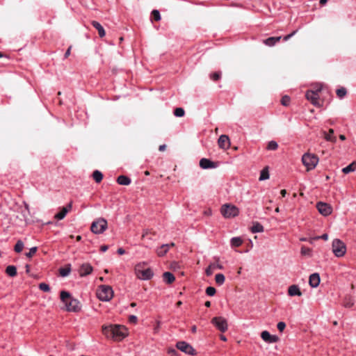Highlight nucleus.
I'll return each mask as SVG.
<instances>
[{
    "mask_svg": "<svg viewBox=\"0 0 356 356\" xmlns=\"http://www.w3.org/2000/svg\"><path fill=\"white\" fill-rule=\"evenodd\" d=\"M185 114V111L182 108H177L174 111V115L176 117H183Z\"/></svg>",
    "mask_w": 356,
    "mask_h": 356,
    "instance_id": "obj_37",
    "label": "nucleus"
},
{
    "mask_svg": "<svg viewBox=\"0 0 356 356\" xmlns=\"http://www.w3.org/2000/svg\"><path fill=\"white\" fill-rule=\"evenodd\" d=\"M92 26L98 31V33L100 38H103L106 35L104 27L97 21H92L91 22Z\"/></svg>",
    "mask_w": 356,
    "mask_h": 356,
    "instance_id": "obj_21",
    "label": "nucleus"
},
{
    "mask_svg": "<svg viewBox=\"0 0 356 356\" xmlns=\"http://www.w3.org/2000/svg\"><path fill=\"white\" fill-rule=\"evenodd\" d=\"M176 305H177V307H180L182 305V302L178 301Z\"/></svg>",
    "mask_w": 356,
    "mask_h": 356,
    "instance_id": "obj_60",
    "label": "nucleus"
},
{
    "mask_svg": "<svg viewBox=\"0 0 356 356\" xmlns=\"http://www.w3.org/2000/svg\"><path fill=\"white\" fill-rule=\"evenodd\" d=\"M302 161L304 165L307 168V170H311L315 168L318 163V158L309 153H305L302 157Z\"/></svg>",
    "mask_w": 356,
    "mask_h": 356,
    "instance_id": "obj_5",
    "label": "nucleus"
},
{
    "mask_svg": "<svg viewBox=\"0 0 356 356\" xmlns=\"http://www.w3.org/2000/svg\"><path fill=\"white\" fill-rule=\"evenodd\" d=\"M218 146L223 149H227L230 147V140L227 135H221L218 140Z\"/></svg>",
    "mask_w": 356,
    "mask_h": 356,
    "instance_id": "obj_14",
    "label": "nucleus"
},
{
    "mask_svg": "<svg viewBox=\"0 0 356 356\" xmlns=\"http://www.w3.org/2000/svg\"><path fill=\"white\" fill-rule=\"evenodd\" d=\"M60 300L64 303L67 312H78L81 310L80 302L74 298L69 292L62 291L60 292Z\"/></svg>",
    "mask_w": 356,
    "mask_h": 356,
    "instance_id": "obj_2",
    "label": "nucleus"
},
{
    "mask_svg": "<svg viewBox=\"0 0 356 356\" xmlns=\"http://www.w3.org/2000/svg\"><path fill=\"white\" fill-rule=\"evenodd\" d=\"M282 104L284 106H288L290 102V97L289 96H284L281 100Z\"/></svg>",
    "mask_w": 356,
    "mask_h": 356,
    "instance_id": "obj_44",
    "label": "nucleus"
},
{
    "mask_svg": "<svg viewBox=\"0 0 356 356\" xmlns=\"http://www.w3.org/2000/svg\"><path fill=\"white\" fill-rule=\"evenodd\" d=\"M221 77V72H216L210 74V79L214 81L219 80Z\"/></svg>",
    "mask_w": 356,
    "mask_h": 356,
    "instance_id": "obj_39",
    "label": "nucleus"
},
{
    "mask_svg": "<svg viewBox=\"0 0 356 356\" xmlns=\"http://www.w3.org/2000/svg\"><path fill=\"white\" fill-rule=\"evenodd\" d=\"M129 322L130 323H136L137 321H138V318L136 316H134V315H131L129 317Z\"/></svg>",
    "mask_w": 356,
    "mask_h": 356,
    "instance_id": "obj_49",
    "label": "nucleus"
},
{
    "mask_svg": "<svg viewBox=\"0 0 356 356\" xmlns=\"http://www.w3.org/2000/svg\"><path fill=\"white\" fill-rule=\"evenodd\" d=\"M296 32H297V31H293L291 33L284 36L283 40L284 41H287L289 39H290L291 37H293L296 33Z\"/></svg>",
    "mask_w": 356,
    "mask_h": 356,
    "instance_id": "obj_50",
    "label": "nucleus"
},
{
    "mask_svg": "<svg viewBox=\"0 0 356 356\" xmlns=\"http://www.w3.org/2000/svg\"><path fill=\"white\" fill-rule=\"evenodd\" d=\"M332 252L337 257H342L346 252V245L339 238L333 240L332 243Z\"/></svg>",
    "mask_w": 356,
    "mask_h": 356,
    "instance_id": "obj_4",
    "label": "nucleus"
},
{
    "mask_svg": "<svg viewBox=\"0 0 356 356\" xmlns=\"http://www.w3.org/2000/svg\"><path fill=\"white\" fill-rule=\"evenodd\" d=\"M288 294L290 296H301L302 292L298 285H291L288 289Z\"/></svg>",
    "mask_w": 356,
    "mask_h": 356,
    "instance_id": "obj_20",
    "label": "nucleus"
},
{
    "mask_svg": "<svg viewBox=\"0 0 356 356\" xmlns=\"http://www.w3.org/2000/svg\"><path fill=\"white\" fill-rule=\"evenodd\" d=\"M327 0H320L321 4H325L327 2Z\"/></svg>",
    "mask_w": 356,
    "mask_h": 356,
    "instance_id": "obj_61",
    "label": "nucleus"
},
{
    "mask_svg": "<svg viewBox=\"0 0 356 356\" xmlns=\"http://www.w3.org/2000/svg\"><path fill=\"white\" fill-rule=\"evenodd\" d=\"M97 296L102 301H109L113 296V291L109 286L101 285L97 291Z\"/></svg>",
    "mask_w": 356,
    "mask_h": 356,
    "instance_id": "obj_3",
    "label": "nucleus"
},
{
    "mask_svg": "<svg viewBox=\"0 0 356 356\" xmlns=\"http://www.w3.org/2000/svg\"><path fill=\"white\" fill-rule=\"evenodd\" d=\"M136 274L138 278L143 280H150L153 275V271L151 268H148L146 269L142 268V265L140 264H138L136 268Z\"/></svg>",
    "mask_w": 356,
    "mask_h": 356,
    "instance_id": "obj_7",
    "label": "nucleus"
},
{
    "mask_svg": "<svg viewBox=\"0 0 356 356\" xmlns=\"http://www.w3.org/2000/svg\"><path fill=\"white\" fill-rule=\"evenodd\" d=\"M130 306H131V307H135L136 306V302H131V303L130 304Z\"/></svg>",
    "mask_w": 356,
    "mask_h": 356,
    "instance_id": "obj_62",
    "label": "nucleus"
},
{
    "mask_svg": "<svg viewBox=\"0 0 356 356\" xmlns=\"http://www.w3.org/2000/svg\"><path fill=\"white\" fill-rule=\"evenodd\" d=\"M176 347L181 352L188 355H193L195 352L194 348L186 341H178Z\"/></svg>",
    "mask_w": 356,
    "mask_h": 356,
    "instance_id": "obj_11",
    "label": "nucleus"
},
{
    "mask_svg": "<svg viewBox=\"0 0 356 356\" xmlns=\"http://www.w3.org/2000/svg\"><path fill=\"white\" fill-rule=\"evenodd\" d=\"M354 305V300L351 297L346 298L343 301V306L346 308H350Z\"/></svg>",
    "mask_w": 356,
    "mask_h": 356,
    "instance_id": "obj_32",
    "label": "nucleus"
},
{
    "mask_svg": "<svg viewBox=\"0 0 356 356\" xmlns=\"http://www.w3.org/2000/svg\"><path fill=\"white\" fill-rule=\"evenodd\" d=\"M117 252L120 255L124 254L125 253V250L123 248H118Z\"/></svg>",
    "mask_w": 356,
    "mask_h": 356,
    "instance_id": "obj_54",
    "label": "nucleus"
},
{
    "mask_svg": "<svg viewBox=\"0 0 356 356\" xmlns=\"http://www.w3.org/2000/svg\"><path fill=\"white\" fill-rule=\"evenodd\" d=\"M216 293V290L213 286H209L206 289V293L209 296H213Z\"/></svg>",
    "mask_w": 356,
    "mask_h": 356,
    "instance_id": "obj_40",
    "label": "nucleus"
},
{
    "mask_svg": "<svg viewBox=\"0 0 356 356\" xmlns=\"http://www.w3.org/2000/svg\"><path fill=\"white\" fill-rule=\"evenodd\" d=\"M146 234H147V230H146V231H144V232H143V236H143V237H145Z\"/></svg>",
    "mask_w": 356,
    "mask_h": 356,
    "instance_id": "obj_64",
    "label": "nucleus"
},
{
    "mask_svg": "<svg viewBox=\"0 0 356 356\" xmlns=\"http://www.w3.org/2000/svg\"><path fill=\"white\" fill-rule=\"evenodd\" d=\"M71 48H72V47L70 46V47L67 49V51H65V55H64L65 58H67V57L70 55V53H71Z\"/></svg>",
    "mask_w": 356,
    "mask_h": 356,
    "instance_id": "obj_52",
    "label": "nucleus"
},
{
    "mask_svg": "<svg viewBox=\"0 0 356 356\" xmlns=\"http://www.w3.org/2000/svg\"><path fill=\"white\" fill-rule=\"evenodd\" d=\"M321 86H319L318 88L316 89V90H308L306 94L305 97L307 100L310 101L311 103L314 106H318L319 105V95L318 93L321 91Z\"/></svg>",
    "mask_w": 356,
    "mask_h": 356,
    "instance_id": "obj_9",
    "label": "nucleus"
},
{
    "mask_svg": "<svg viewBox=\"0 0 356 356\" xmlns=\"http://www.w3.org/2000/svg\"><path fill=\"white\" fill-rule=\"evenodd\" d=\"M311 253V249L307 247L301 248V254L303 255H309Z\"/></svg>",
    "mask_w": 356,
    "mask_h": 356,
    "instance_id": "obj_45",
    "label": "nucleus"
},
{
    "mask_svg": "<svg viewBox=\"0 0 356 356\" xmlns=\"http://www.w3.org/2000/svg\"><path fill=\"white\" fill-rule=\"evenodd\" d=\"M70 268H61L59 270V273L62 277H66L70 274Z\"/></svg>",
    "mask_w": 356,
    "mask_h": 356,
    "instance_id": "obj_38",
    "label": "nucleus"
},
{
    "mask_svg": "<svg viewBox=\"0 0 356 356\" xmlns=\"http://www.w3.org/2000/svg\"><path fill=\"white\" fill-rule=\"evenodd\" d=\"M200 166L202 169H210L216 168L217 165L216 163L211 161L208 159H201L200 161Z\"/></svg>",
    "mask_w": 356,
    "mask_h": 356,
    "instance_id": "obj_16",
    "label": "nucleus"
},
{
    "mask_svg": "<svg viewBox=\"0 0 356 356\" xmlns=\"http://www.w3.org/2000/svg\"><path fill=\"white\" fill-rule=\"evenodd\" d=\"M211 265H214V270L218 268V269H222L223 266L218 264V262L217 263H213V264H211Z\"/></svg>",
    "mask_w": 356,
    "mask_h": 356,
    "instance_id": "obj_51",
    "label": "nucleus"
},
{
    "mask_svg": "<svg viewBox=\"0 0 356 356\" xmlns=\"http://www.w3.org/2000/svg\"><path fill=\"white\" fill-rule=\"evenodd\" d=\"M214 270V265H209L208 268L206 269V274L207 276H210L213 274V271Z\"/></svg>",
    "mask_w": 356,
    "mask_h": 356,
    "instance_id": "obj_46",
    "label": "nucleus"
},
{
    "mask_svg": "<svg viewBox=\"0 0 356 356\" xmlns=\"http://www.w3.org/2000/svg\"><path fill=\"white\" fill-rule=\"evenodd\" d=\"M324 138L327 141H330L332 143H336L337 138L334 136V130L332 129H330L329 130L328 133H326L325 131L323 132Z\"/></svg>",
    "mask_w": 356,
    "mask_h": 356,
    "instance_id": "obj_24",
    "label": "nucleus"
},
{
    "mask_svg": "<svg viewBox=\"0 0 356 356\" xmlns=\"http://www.w3.org/2000/svg\"><path fill=\"white\" fill-rule=\"evenodd\" d=\"M92 177L97 183H99L103 179V174L97 170L93 172Z\"/></svg>",
    "mask_w": 356,
    "mask_h": 356,
    "instance_id": "obj_30",
    "label": "nucleus"
},
{
    "mask_svg": "<svg viewBox=\"0 0 356 356\" xmlns=\"http://www.w3.org/2000/svg\"><path fill=\"white\" fill-rule=\"evenodd\" d=\"M355 165H356V162L353 161V163H351L346 167L343 168L342 169V172L344 174H348L351 172H354L355 170Z\"/></svg>",
    "mask_w": 356,
    "mask_h": 356,
    "instance_id": "obj_27",
    "label": "nucleus"
},
{
    "mask_svg": "<svg viewBox=\"0 0 356 356\" xmlns=\"http://www.w3.org/2000/svg\"><path fill=\"white\" fill-rule=\"evenodd\" d=\"M339 138L340 140H346V136L344 135H339Z\"/></svg>",
    "mask_w": 356,
    "mask_h": 356,
    "instance_id": "obj_58",
    "label": "nucleus"
},
{
    "mask_svg": "<svg viewBox=\"0 0 356 356\" xmlns=\"http://www.w3.org/2000/svg\"><path fill=\"white\" fill-rule=\"evenodd\" d=\"M163 280L167 283V284H171L175 280V277L174 276V275L170 273V272H165L163 274Z\"/></svg>",
    "mask_w": 356,
    "mask_h": 356,
    "instance_id": "obj_25",
    "label": "nucleus"
},
{
    "mask_svg": "<svg viewBox=\"0 0 356 356\" xmlns=\"http://www.w3.org/2000/svg\"><path fill=\"white\" fill-rule=\"evenodd\" d=\"M37 251V247H33L30 249L29 252L26 253L27 257L31 258Z\"/></svg>",
    "mask_w": 356,
    "mask_h": 356,
    "instance_id": "obj_47",
    "label": "nucleus"
},
{
    "mask_svg": "<svg viewBox=\"0 0 356 356\" xmlns=\"http://www.w3.org/2000/svg\"><path fill=\"white\" fill-rule=\"evenodd\" d=\"M92 269L90 264H83L80 268L79 274L81 277L86 276L92 273Z\"/></svg>",
    "mask_w": 356,
    "mask_h": 356,
    "instance_id": "obj_18",
    "label": "nucleus"
},
{
    "mask_svg": "<svg viewBox=\"0 0 356 356\" xmlns=\"http://www.w3.org/2000/svg\"><path fill=\"white\" fill-rule=\"evenodd\" d=\"M152 15L156 21L161 20V15L158 10H153L152 12Z\"/></svg>",
    "mask_w": 356,
    "mask_h": 356,
    "instance_id": "obj_43",
    "label": "nucleus"
},
{
    "mask_svg": "<svg viewBox=\"0 0 356 356\" xmlns=\"http://www.w3.org/2000/svg\"><path fill=\"white\" fill-rule=\"evenodd\" d=\"M282 37H270L266 39L264 42L266 45L269 47L274 46L277 42H278L281 40Z\"/></svg>",
    "mask_w": 356,
    "mask_h": 356,
    "instance_id": "obj_23",
    "label": "nucleus"
},
{
    "mask_svg": "<svg viewBox=\"0 0 356 356\" xmlns=\"http://www.w3.org/2000/svg\"><path fill=\"white\" fill-rule=\"evenodd\" d=\"M318 212L324 216H329L332 213V207L327 203L319 202L316 204Z\"/></svg>",
    "mask_w": 356,
    "mask_h": 356,
    "instance_id": "obj_12",
    "label": "nucleus"
},
{
    "mask_svg": "<svg viewBox=\"0 0 356 356\" xmlns=\"http://www.w3.org/2000/svg\"><path fill=\"white\" fill-rule=\"evenodd\" d=\"M211 323L222 332L227 330V322L221 316L213 318Z\"/></svg>",
    "mask_w": 356,
    "mask_h": 356,
    "instance_id": "obj_10",
    "label": "nucleus"
},
{
    "mask_svg": "<svg viewBox=\"0 0 356 356\" xmlns=\"http://www.w3.org/2000/svg\"><path fill=\"white\" fill-rule=\"evenodd\" d=\"M225 275L222 273H218V274H216V277H215V281L216 282L217 284L218 285H222L225 282Z\"/></svg>",
    "mask_w": 356,
    "mask_h": 356,
    "instance_id": "obj_31",
    "label": "nucleus"
},
{
    "mask_svg": "<svg viewBox=\"0 0 356 356\" xmlns=\"http://www.w3.org/2000/svg\"><path fill=\"white\" fill-rule=\"evenodd\" d=\"M23 248H24V243L22 241L19 240L15 245L14 250L16 252L19 253L22 251Z\"/></svg>",
    "mask_w": 356,
    "mask_h": 356,
    "instance_id": "obj_35",
    "label": "nucleus"
},
{
    "mask_svg": "<svg viewBox=\"0 0 356 356\" xmlns=\"http://www.w3.org/2000/svg\"><path fill=\"white\" fill-rule=\"evenodd\" d=\"M175 246L174 243H170L168 244H163L160 247H159L156 252L159 257H163L169 250L170 248Z\"/></svg>",
    "mask_w": 356,
    "mask_h": 356,
    "instance_id": "obj_15",
    "label": "nucleus"
},
{
    "mask_svg": "<svg viewBox=\"0 0 356 356\" xmlns=\"http://www.w3.org/2000/svg\"><path fill=\"white\" fill-rule=\"evenodd\" d=\"M277 327L280 332H282L286 327V323L284 322H279L277 325Z\"/></svg>",
    "mask_w": 356,
    "mask_h": 356,
    "instance_id": "obj_48",
    "label": "nucleus"
},
{
    "mask_svg": "<svg viewBox=\"0 0 356 356\" xmlns=\"http://www.w3.org/2000/svg\"><path fill=\"white\" fill-rule=\"evenodd\" d=\"M39 289L42 291H44V292H49L50 291V287L49 286L44 283V282H42L39 284Z\"/></svg>",
    "mask_w": 356,
    "mask_h": 356,
    "instance_id": "obj_41",
    "label": "nucleus"
},
{
    "mask_svg": "<svg viewBox=\"0 0 356 356\" xmlns=\"http://www.w3.org/2000/svg\"><path fill=\"white\" fill-rule=\"evenodd\" d=\"M220 339H221L222 341H226V340H227L226 337H225V336H223V335H222V336L220 337Z\"/></svg>",
    "mask_w": 356,
    "mask_h": 356,
    "instance_id": "obj_63",
    "label": "nucleus"
},
{
    "mask_svg": "<svg viewBox=\"0 0 356 356\" xmlns=\"http://www.w3.org/2000/svg\"><path fill=\"white\" fill-rule=\"evenodd\" d=\"M232 247H239L243 243V240L241 237H233L230 241Z\"/></svg>",
    "mask_w": 356,
    "mask_h": 356,
    "instance_id": "obj_28",
    "label": "nucleus"
},
{
    "mask_svg": "<svg viewBox=\"0 0 356 356\" xmlns=\"http://www.w3.org/2000/svg\"><path fill=\"white\" fill-rule=\"evenodd\" d=\"M280 193L282 195V197H285L286 194V191L285 189H283L280 191Z\"/></svg>",
    "mask_w": 356,
    "mask_h": 356,
    "instance_id": "obj_56",
    "label": "nucleus"
},
{
    "mask_svg": "<svg viewBox=\"0 0 356 356\" xmlns=\"http://www.w3.org/2000/svg\"><path fill=\"white\" fill-rule=\"evenodd\" d=\"M191 330H192V332H196V330H197V327H196V326H195V325H193V326L192 327V328H191Z\"/></svg>",
    "mask_w": 356,
    "mask_h": 356,
    "instance_id": "obj_59",
    "label": "nucleus"
},
{
    "mask_svg": "<svg viewBox=\"0 0 356 356\" xmlns=\"http://www.w3.org/2000/svg\"><path fill=\"white\" fill-rule=\"evenodd\" d=\"M264 230L263 225L258 222H254L252 227H251V232L252 233H259V232H263Z\"/></svg>",
    "mask_w": 356,
    "mask_h": 356,
    "instance_id": "obj_26",
    "label": "nucleus"
},
{
    "mask_svg": "<svg viewBox=\"0 0 356 356\" xmlns=\"http://www.w3.org/2000/svg\"><path fill=\"white\" fill-rule=\"evenodd\" d=\"M204 305H205L207 307H209L211 306V302H210V301H207V302H205Z\"/></svg>",
    "mask_w": 356,
    "mask_h": 356,
    "instance_id": "obj_57",
    "label": "nucleus"
},
{
    "mask_svg": "<svg viewBox=\"0 0 356 356\" xmlns=\"http://www.w3.org/2000/svg\"><path fill=\"white\" fill-rule=\"evenodd\" d=\"M6 273L10 277H15L17 275V268L15 266H8L6 269Z\"/></svg>",
    "mask_w": 356,
    "mask_h": 356,
    "instance_id": "obj_29",
    "label": "nucleus"
},
{
    "mask_svg": "<svg viewBox=\"0 0 356 356\" xmlns=\"http://www.w3.org/2000/svg\"><path fill=\"white\" fill-rule=\"evenodd\" d=\"M102 333L108 339L120 341L127 335V330L124 326L120 325H103Z\"/></svg>",
    "mask_w": 356,
    "mask_h": 356,
    "instance_id": "obj_1",
    "label": "nucleus"
},
{
    "mask_svg": "<svg viewBox=\"0 0 356 356\" xmlns=\"http://www.w3.org/2000/svg\"><path fill=\"white\" fill-rule=\"evenodd\" d=\"M336 93L339 99H342L346 95L347 91L345 88L341 87L337 90Z\"/></svg>",
    "mask_w": 356,
    "mask_h": 356,
    "instance_id": "obj_33",
    "label": "nucleus"
},
{
    "mask_svg": "<svg viewBox=\"0 0 356 356\" xmlns=\"http://www.w3.org/2000/svg\"><path fill=\"white\" fill-rule=\"evenodd\" d=\"M108 249V246L106 245H102L100 248V250L103 252H106Z\"/></svg>",
    "mask_w": 356,
    "mask_h": 356,
    "instance_id": "obj_53",
    "label": "nucleus"
},
{
    "mask_svg": "<svg viewBox=\"0 0 356 356\" xmlns=\"http://www.w3.org/2000/svg\"><path fill=\"white\" fill-rule=\"evenodd\" d=\"M261 339L267 343H275L279 340L276 335H271L268 331H263L261 334Z\"/></svg>",
    "mask_w": 356,
    "mask_h": 356,
    "instance_id": "obj_13",
    "label": "nucleus"
},
{
    "mask_svg": "<svg viewBox=\"0 0 356 356\" xmlns=\"http://www.w3.org/2000/svg\"><path fill=\"white\" fill-rule=\"evenodd\" d=\"M71 208L72 202H70L67 207H63L61 211L55 215V218L57 220L63 219Z\"/></svg>",
    "mask_w": 356,
    "mask_h": 356,
    "instance_id": "obj_19",
    "label": "nucleus"
},
{
    "mask_svg": "<svg viewBox=\"0 0 356 356\" xmlns=\"http://www.w3.org/2000/svg\"><path fill=\"white\" fill-rule=\"evenodd\" d=\"M107 228V221L104 218H99L94 221L90 229L96 234L103 233Z\"/></svg>",
    "mask_w": 356,
    "mask_h": 356,
    "instance_id": "obj_8",
    "label": "nucleus"
},
{
    "mask_svg": "<svg viewBox=\"0 0 356 356\" xmlns=\"http://www.w3.org/2000/svg\"><path fill=\"white\" fill-rule=\"evenodd\" d=\"M221 214L226 218H234L238 215V209L232 204H223L220 210Z\"/></svg>",
    "mask_w": 356,
    "mask_h": 356,
    "instance_id": "obj_6",
    "label": "nucleus"
},
{
    "mask_svg": "<svg viewBox=\"0 0 356 356\" xmlns=\"http://www.w3.org/2000/svg\"><path fill=\"white\" fill-rule=\"evenodd\" d=\"M117 182L120 185L128 186L131 184V180L129 177L125 175H120L117 179Z\"/></svg>",
    "mask_w": 356,
    "mask_h": 356,
    "instance_id": "obj_22",
    "label": "nucleus"
},
{
    "mask_svg": "<svg viewBox=\"0 0 356 356\" xmlns=\"http://www.w3.org/2000/svg\"><path fill=\"white\" fill-rule=\"evenodd\" d=\"M320 276L318 273H313L309 276V284L311 287L316 288L320 284Z\"/></svg>",
    "mask_w": 356,
    "mask_h": 356,
    "instance_id": "obj_17",
    "label": "nucleus"
},
{
    "mask_svg": "<svg viewBox=\"0 0 356 356\" xmlns=\"http://www.w3.org/2000/svg\"><path fill=\"white\" fill-rule=\"evenodd\" d=\"M165 145H161L159 146V151H164L165 149Z\"/></svg>",
    "mask_w": 356,
    "mask_h": 356,
    "instance_id": "obj_55",
    "label": "nucleus"
},
{
    "mask_svg": "<svg viewBox=\"0 0 356 356\" xmlns=\"http://www.w3.org/2000/svg\"><path fill=\"white\" fill-rule=\"evenodd\" d=\"M278 147V144L276 141L271 140L268 143L267 149L268 150H275Z\"/></svg>",
    "mask_w": 356,
    "mask_h": 356,
    "instance_id": "obj_36",
    "label": "nucleus"
},
{
    "mask_svg": "<svg viewBox=\"0 0 356 356\" xmlns=\"http://www.w3.org/2000/svg\"><path fill=\"white\" fill-rule=\"evenodd\" d=\"M318 239H323V240H325V241H327L328 239V235L327 234H322L321 236H316V237H314V238H312L309 240V241L310 243H312V241L314 240H318Z\"/></svg>",
    "mask_w": 356,
    "mask_h": 356,
    "instance_id": "obj_42",
    "label": "nucleus"
},
{
    "mask_svg": "<svg viewBox=\"0 0 356 356\" xmlns=\"http://www.w3.org/2000/svg\"><path fill=\"white\" fill-rule=\"evenodd\" d=\"M269 178V173L267 168H264L261 171L259 180L263 181Z\"/></svg>",
    "mask_w": 356,
    "mask_h": 356,
    "instance_id": "obj_34",
    "label": "nucleus"
}]
</instances>
